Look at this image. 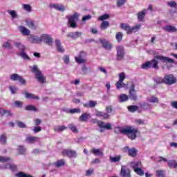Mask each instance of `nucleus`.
Masks as SVG:
<instances>
[{"instance_id": "1", "label": "nucleus", "mask_w": 177, "mask_h": 177, "mask_svg": "<svg viewBox=\"0 0 177 177\" xmlns=\"http://www.w3.org/2000/svg\"><path fill=\"white\" fill-rule=\"evenodd\" d=\"M158 61L162 63H174L175 61L171 58L164 57L162 55H156L153 59L147 62L142 65V68L147 70V68H155L158 70Z\"/></svg>"}, {"instance_id": "2", "label": "nucleus", "mask_w": 177, "mask_h": 177, "mask_svg": "<svg viewBox=\"0 0 177 177\" xmlns=\"http://www.w3.org/2000/svg\"><path fill=\"white\" fill-rule=\"evenodd\" d=\"M115 133H122L127 135L128 138L131 140L136 139V133H138L137 129L133 127H116L115 129Z\"/></svg>"}, {"instance_id": "3", "label": "nucleus", "mask_w": 177, "mask_h": 177, "mask_svg": "<svg viewBox=\"0 0 177 177\" xmlns=\"http://www.w3.org/2000/svg\"><path fill=\"white\" fill-rule=\"evenodd\" d=\"M29 68L31 69L32 73L35 74L36 80L40 83L44 84L45 82V77H44V75L38 68L37 65H34L33 66H29Z\"/></svg>"}, {"instance_id": "4", "label": "nucleus", "mask_w": 177, "mask_h": 177, "mask_svg": "<svg viewBox=\"0 0 177 177\" xmlns=\"http://www.w3.org/2000/svg\"><path fill=\"white\" fill-rule=\"evenodd\" d=\"M140 27H142L140 24L136 25L133 27H131L127 24H120V28H122V30H124V31H127V34H132V32H136L137 31H139Z\"/></svg>"}, {"instance_id": "5", "label": "nucleus", "mask_w": 177, "mask_h": 177, "mask_svg": "<svg viewBox=\"0 0 177 177\" xmlns=\"http://www.w3.org/2000/svg\"><path fill=\"white\" fill-rule=\"evenodd\" d=\"M78 17H80V15H78L77 12H75L70 17H67L69 27H71V28H75L77 27V21H78Z\"/></svg>"}, {"instance_id": "6", "label": "nucleus", "mask_w": 177, "mask_h": 177, "mask_svg": "<svg viewBox=\"0 0 177 177\" xmlns=\"http://www.w3.org/2000/svg\"><path fill=\"white\" fill-rule=\"evenodd\" d=\"M42 41H45V35H41L40 37L34 35H29L28 37V41L30 44H39Z\"/></svg>"}, {"instance_id": "7", "label": "nucleus", "mask_w": 177, "mask_h": 177, "mask_svg": "<svg viewBox=\"0 0 177 177\" xmlns=\"http://www.w3.org/2000/svg\"><path fill=\"white\" fill-rule=\"evenodd\" d=\"M176 77L172 74L166 75L164 77V84L166 85H174V84H176Z\"/></svg>"}, {"instance_id": "8", "label": "nucleus", "mask_w": 177, "mask_h": 177, "mask_svg": "<svg viewBox=\"0 0 177 177\" xmlns=\"http://www.w3.org/2000/svg\"><path fill=\"white\" fill-rule=\"evenodd\" d=\"M10 80H11V81H19V82H20V84L22 85H26V84H27V82L26 80H24V77L17 73L10 75Z\"/></svg>"}, {"instance_id": "9", "label": "nucleus", "mask_w": 177, "mask_h": 177, "mask_svg": "<svg viewBox=\"0 0 177 177\" xmlns=\"http://www.w3.org/2000/svg\"><path fill=\"white\" fill-rule=\"evenodd\" d=\"M86 53L85 52H80L77 57H75V60L78 64H84L86 63Z\"/></svg>"}, {"instance_id": "10", "label": "nucleus", "mask_w": 177, "mask_h": 177, "mask_svg": "<svg viewBox=\"0 0 177 177\" xmlns=\"http://www.w3.org/2000/svg\"><path fill=\"white\" fill-rule=\"evenodd\" d=\"M129 99L131 100H138V95L136 94V90H135V84H132L129 88Z\"/></svg>"}, {"instance_id": "11", "label": "nucleus", "mask_w": 177, "mask_h": 177, "mask_svg": "<svg viewBox=\"0 0 177 177\" xmlns=\"http://www.w3.org/2000/svg\"><path fill=\"white\" fill-rule=\"evenodd\" d=\"M117 55L116 59L120 61L124 59V56L125 55V50H124L123 46H118L117 47Z\"/></svg>"}, {"instance_id": "12", "label": "nucleus", "mask_w": 177, "mask_h": 177, "mask_svg": "<svg viewBox=\"0 0 177 177\" xmlns=\"http://www.w3.org/2000/svg\"><path fill=\"white\" fill-rule=\"evenodd\" d=\"M124 153H127L130 157H136L138 154V150L135 148L129 149V147H124L123 148Z\"/></svg>"}, {"instance_id": "13", "label": "nucleus", "mask_w": 177, "mask_h": 177, "mask_svg": "<svg viewBox=\"0 0 177 177\" xmlns=\"http://www.w3.org/2000/svg\"><path fill=\"white\" fill-rule=\"evenodd\" d=\"M97 126L99 127V128H100V132H104V130L103 129H107V130L112 129L111 124L110 123L104 124V122L103 121L98 122Z\"/></svg>"}, {"instance_id": "14", "label": "nucleus", "mask_w": 177, "mask_h": 177, "mask_svg": "<svg viewBox=\"0 0 177 177\" xmlns=\"http://www.w3.org/2000/svg\"><path fill=\"white\" fill-rule=\"evenodd\" d=\"M64 156H66L67 157H70L71 158H76L77 157V151L68 149H64L62 151Z\"/></svg>"}, {"instance_id": "15", "label": "nucleus", "mask_w": 177, "mask_h": 177, "mask_svg": "<svg viewBox=\"0 0 177 177\" xmlns=\"http://www.w3.org/2000/svg\"><path fill=\"white\" fill-rule=\"evenodd\" d=\"M121 177H131V170L127 166H122L120 171Z\"/></svg>"}, {"instance_id": "16", "label": "nucleus", "mask_w": 177, "mask_h": 177, "mask_svg": "<svg viewBox=\"0 0 177 177\" xmlns=\"http://www.w3.org/2000/svg\"><path fill=\"white\" fill-rule=\"evenodd\" d=\"M100 44H102V48L105 49L106 50H111V48H113V45L108 41H106L105 39H100Z\"/></svg>"}, {"instance_id": "17", "label": "nucleus", "mask_w": 177, "mask_h": 177, "mask_svg": "<svg viewBox=\"0 0 177 177\" xmlns=\"http://www.w3.org/2000/svg\"><path fill=\"white\" fill-rule=\"evenodd\" d=\"M96 117H99L101 120H109L110 118V115L107 113H104L100 111H95Z\"/></svg>"}, {"instance_id": "18", "label": "nucleus", "mask_w": 177, "mask_h": 177, "mask_svg": "<svg viewBox=\"0 0 177 177\" xmlns=\"http://www.w3.org/2000/svg\"><path fill=\"white\" fill-rule=\"evenodd\" d=\"M91 118H92V115H91V113H84L80 116L79 121H81L82 122H86V121L91 120Z\"/></svg>"}, {"instance_id": "19", "label": "nucleus", "mask_w": 177, "mask_h": 177, "mask_svg": "<svg viewBox=\"0 0 177 177\" xmlns=\"http://www.w3.org/2000/svg\"><path fill=\"white\" fill-rule=\"evenodd\" d=\"M25 142L30 145H32L37 143V142H39V138L35 136H27L25 139Z\"/></svg>"}, {"instance_id": "20", "label": "nucleus", "mask_w": 177, "mask_h": 177, "mask_svg": "<svg viewBox=\"0 0 177 177\" xmlns=\"http://www.w3.org/2000/svg\"><path fill=\"white\" fill-rule=\"evenodd\" d=\"M162 30L166 31V32H176L177 29L175 26L171 25H167L162 27Z\"/></svg>"}, {"instance_id": "21", "label": "nucleus", "mask_w": 177, "mask_h": 177, "mask_svg": "<svg viewBox=\"0 0 177 177\" xmlns=\"http://www.w3.org/2000/svg\"><path fill=\"white\" fill-rule=\"evenodd\" d=\"M82 35V32H70L66 37L68 38H71L72 39H77V38H80Z\"/></svg>"}, {"instance_id": "22", "label": "nucleus", "mask_w": 177, "mask_h": 177, "mask_svg": "<svg viewBox=\"0 0 177 177\" xmlns=\"http://www.w3.org/2000/svg\"><path fill=\"white\" fill-rule=\"evenodd\" d=\"M55 44L56 46L57 52H59L60 53H64V48L62 46V43L59 39H56L55 41Z\"/></svg>"}, {"instance_id": "23", "label": "nucleus", "mask_w": 177, "mask_h": 177, "mask_svg": "<svg viewBox=\"0 0 177 177\" xmlns=\"http://www.w3.org/2000/svg\"><path fill=\"white\" fill-rule=\"evenodd\" d=\"M24 95L26 99H32L33 100H39V97H38V95H34L31 93H28L26 91L24 93Z\"/></svg>"}, {"instance_id": "24", "label": "nucleus", "mask_w": 177, "mask_h": 177, "mask_svg": "<svg viewBox=\"0 0 177 177\" xmlns=\"http://www.w3.org/2000/svg\"><path fill=\"white\" fill-rule=\"evenodd\" d=\"M50 8H54V9H56V10H59V12H64L65 8L64 6L62 4H51L50 5Z\"/></svg>"}, {"instance_id": "25", "label": "nucleus", "mask_w": 177, "mask_h": 177, "mask_svg": "<svg viewBox=\"0 0 177 177\" xmlns=\"http://www.w3.org/2000/svg\"><path fill=\"white\" fill-rule=\"evenodd\" d=\"M119 102L120 103H124V102H128L129 100V96L126 94H121L119 95Z\"/></svg>"}, {"instance_id": "26", "label": "nucleus", "mask_w": 177, "mask_h": 177, "mask_svg": "<svg viewBox=\"0 0 177 177\" xmlns=\"http://www.w3.org/2000/svg\"><path fill=\"white\" fill-rule=\"evenodd\" d=\"M96 104H97V101H94V100H90L88 102V103L84 104L83 106L84 107H95V106H96Z\"/></svg>"}, {"instance_id": "27", "label": "nucleus", "mask_w": 177, "mask_h": 177, "mask_svg": "<svg viewBox=\"0 0 177 177\" xmlns=\"http://www.w3.org/2000/svg\"><path fill=\"white\" fill-rule=\"evenodd\" d=\"M45 43L47 44V45H53V39H52V36L46 34Z\"/></svg>"}, {"instance_id": "28", "label": "nucleus", "mask_w": 177, "mask_h": 177, "mask_svg": "<svg viewBox=\"0 0 177 177\" xmlns=\"http://www.w3.org/2000/svg\"><path fill=\"white\" fill-rule=\"evenodd\" d=\"M91 153L92 154H94V156H97L98 157H102L103 156V151L99 149H93Z\"/></svg>"}, {"instance_id": "29", "label": "nucleus", "mask_w": 177, "mask_h": 177, "mask_svg": "<svg viewBox=\"0 0 177 177\" xmlns=\"http://www.w3.org/2000/svg\"><path fill=\"white\" fill-rule=\"evenodd\" d=\"M66 165V162L64 161V160L61 159L59 160H57L55 163L54 165L56 168H60V167H64V165Z\"/></svg>"}, {"instance_id": "30", "label": "nucleus", "mask_w": 177, "mask_h": 177, "mask_svg": "<svg viewBox=\"0 0 177 177\" xmlns=\"http://www.w3.org/2000/svg\"><path fill=\"white\" fill-rule=\"evenodd\" d=\"M66 129H67V127L62 125H58V126H55L54 127V131L55 132H63V131H66Z\"/></svg>"}, {"instance_id": "31", "label": "nucleus", "mask_w": 177, "mask_h": 177, "mask_svg": "<svg viewBox=\"0 0 177 177\" xmlns=\"http://www.w3.org/2000/svg\"><path fill=\"white\" fill-rule=\"evenodd\" d=\"M19 31L24 35H30V30L26 28L24 26H19Z\"/></svg>"}, {"instance_id": "32", "label": "nucleus", "mask_w": 177, "mask_h": 177, "mask_svg": "<svg viewBox=\"0 0 177 177\" xmlns=\"http://www.w3.org/2000/svg\"><path fill=\"white\" fill-rule=\"evenodd\" d=\"M15 45L16 48H17V49H19L21 52L26 51V46H24V44H23L20 42H16V43H15Z\"/></svg>"}, {"instance_id": "33", "label": "nucleus", "mask_w": 177, "mask_h": 177, "mask_svg": "<svg viewBox=\"0 0 177 177\" xmlns=\"http://www.w3.org/2000/svg\"><path fill=\"white\" fill-rule=\"evenodd\" d=\"M131 167L134 170L136 169V168H140V167H142V162H140V161L131 162Z\"/></svg>"}, {"instance_id": "34", "label": "nucleus", "mask_w": 177, "mask_h": 177, "mask_svg": "<svg viewBox=\"0 0 177 177\" xmlns=\"http://www.w3.org/2000/svg\"><path fill=\"white\" fill-rule=\"evenodd\" d=\"M0 115H6V117L12 116V112L7 111L3 109H0Z\"/></svg>"}, {"instance_id": "35", "label": "nucleus", "mask_w": 177, "mask_h": 177, "mask_svg": "<svg viewBox=\"0 0 177 177\" xmlns=\"http://www.w3.org/2000/svg\"><path fill=\"white\" fill-rule=\"evenodd\" d=\"M147 100L149 103H159L160 102V100H158V98L154 95L148 97Z\"/></svg>"}, {"instance_id": "36", "label": "nucleus", "mask_w": 177, "mask_h": 177, "mask_svg": "<svg viewBox=\"0 0 177 177\" xmlns=\"http://www.w3.org/2000/svg\"><path fill=\"white\" fill-rule=\"evenodd\" d=\"M147 12V10H143L142 11L138 12V17L140 21H142V20H143V19L145 18V16H146Z\"/></svg>"}, {"instance_id": "37", "label": "nucleus", "mask_w": 177, "mask_h": 177, "mask_svg": "<svg viewBox=\"0 0 177 177\" xmlns=\"http://www.w3.org/2000/svg\"><path fill=\"white\" fill-rule=\"evenodd\" d=\"M109 27H110V22L107 21H103L100 25L101 30H106Z\"/></svg>"}, {"instance_id": "38", "label": "nucleus", "mask_w": 177, "mask_h": 177, "mask_svg": "<svg viewBox=\"0 0 177 177\" xmlns=\"http://www.w3.org/2000/svg\"><path fill=\"white\" fill-rule=\"evenodd\" d=\"M167 165L169 167V168H177V162L176 160H169L167 162Z\"/></svg>"}, {"instance_id": "39", "label": "nucleus", "mask_w": 177, "mask_h": 177, "mask_svg": "<svg viewBox=\"0 0 177 177\" xmlns=\"http://www.w3.org/2000/svg\"><path fill=\"white\" fill-rule=\"evenodd\" d=\"M17 151L19 154H26L27 150L26 147L23 145H19L17 148Z\"/></svg>"}, {"instance_id": "40", "label": "nucleus", "mask_w": 177, "mask_h": 177, "mask_svg": "<svg viewBox=\"0 0 177 177\" xmlns=\"http://www.w3.org/2000/svg\"><path fill=\"white\" fill-rule=\"evenodd\" d=\"M6 142H7L6 134L3 133L0 136V143H1V145H6Z\"/></svg>"}, {"instance_id": "41", "label": "nucleus", "mask_w": 177, "mask_h": 177, "mask_svg": "<svg viewBox=\"0 0 177 177\" xmlns=\"http://www.w3.org/2000/svg\"><path fill=\"white\" fill-rule=\"evenodd\" d=\"M109 159H110L111 162H118V161H120V160H121V156L118 155L115 157L110 156Z\"/></svg>"}, {"instance_id": "42", "label": "nucleus", "mask_w": 177, "mask_h": 177, "mask_svg": "<svg viewBox=\"0 0 177 177\" xmlns=\"http://www.w3.org/2000/svg\"><path fill=\"white\" fill-rule=\"evenodd\" d=\"M25 110H26L27 111H38V109L33 105L26 106Z\"/></svg>"}, {"instance_id": "43", "label": "nucleus", "mask_w": 177, "mask_h": 177, "mask_svg": "<svg viewBox=\"0 0 177 177\" xmlns=\"http://www.w3.org/2000/svg\"><path fill=\"white\" fill-rule=\"evenodd\" d=\"M129 111L131 113H135L137 110H139V107L138 106L131 105L127 107Z\"/></svg>"}, {"instance_id": "44", "label": "nucleus", "mask_w": 177, "mask_h": 177, "mask_svg": "<svg viewBox=\"0 0 177 177\" xmlns=\"http://www.w3.org/2000/svg\"><path fill=\"white\" fill-rule=\"evenodd\" d=\"M68 128H69V129H71V131H72L73 133H77L78 132V129H77V126L73 124L68 125Z\"/></svg>"}, {"instance_id": "45", "label": "nucleus", "mask_w": 177, "mask_h": 177, "mask_svg": "<svg viewBox=\"0 0 177 177\" xmlns=\"http://www.w3.org/2000/svg\"><path fill=\"white\" fill-rule=\"evenodd\" d=\"M2 46L6 49H12L13 48V46H12V44H10L9 41L4 42L2 44Z\"/></svg>"}, {"instance_id": "46", "label": "nucleus", "mask_w": 177, "mask_h": 177, "mask_svg": "<svg viewBox=\"0 0 177 177\" xmlns=\"http://www.w3.org/2000/svg\"><path fill=\"white\" fill-rule=\"evenodd\" d=\"M154 82H156L157 84H164V78L160 77H156L153 79Z\"/></svg>"}, {"instance_id": "47", "label": "nucleus", "mask_w": 177, "mask_h": 177, "mask_svg": "<svg viewBox=\"0 0 177 177\" xmlns=\"http://www.w3.org/2000/svg\"><path fill=\"white\" fill-rule=\"evenodd\" d=\"M115 86L117 89H121V88H124V86H125V84L124 82H120V80H118L115 84Z\"/></svg>"}, {"instance_id": "48", "label": "nucleus", "mask_w": 177, "mask_h": 177, "mask_svg": "<svg viewBox=\"0 0 177 177\" xmlns=\"http://www.w3.org/2000/svg\"><path fill=\"white\" fill-rule=\"evenodd\" d=\"M108 19H110V15H109L107 14H104V15H101L98 18V20H100V21H103L104 20H107Z\"/></svg>"}, {"instance_id": "49", "label": "nucleus", "mask_w": 177, "mask_h": 177, "mask_svg": "<svg viewBox=\"0 0 177 177\" xmlns=\"http://www.w3.org/2000/svg\"><path fill=\"white\" fill-rule=\"evenodd\" d=\"M9 15H10L12 19H17V12L15 10H10L8 11Z\"/></svg>"}, {"instance_id": "50", "label": "nucleus", "mask_w": 177, "mask_h": 177, "mask_svg": "<svg viewBox=\"0 0 177 177\" xmlns=\"http://www.w3.org/2000/svg\"><path fill=\"white\" fill-rule=\"evenodd\" d=\"M134 171L136 172V174H137V175H139L140 176H142V175H145V172L140 167L136 168Z\"/></svg>"}, {"instance_id": "51", "label": "nucleus", "mask_w": 177, "mask_h": 177, "mask_svg": "<svg viewBox=\"0 0 177 177\" xmlns=\"http://www.w3.org/2000/svg\"><path fill=\"white\" fill-rule=\"evenodd\" d=\"M122 37H123V35H122V32H118L116 34L115 38H116L118 42H120L121 41H122Z\"/></svg>"}, {"instance_id": "52", "label": "nucleus", "mask_w": 177, "mask_h": 177, "mask_svg": "<svg viewBox=\"0 0 177 177\" xmlns=\"http://www.w3.org/2000/svg\"><path fill=\"white\" fill-rule=\"evenodd\" d=\"M127 78V75H125V73L124 72H122L119 73V80L120 82H124V80Z\"/></svg>"}, {"instance_id": "53", "label": "nucleus", "mask_w": 177, "mask_h": 177, "mask_svg": "<svg viewBox=\"0 0 177 177\" xmlns=\"http://www.w3.org/2000/svg\"><path fill=\"white\" fill-rule=\"evenodd\" d=\"M22 8L24 10H26V12H31V6H30V4H23Z\"/></svg>"}, {"instance_id": "54", "label": "nucleus", "mask_w": 177, "mask_h": 177, "mask_svg": "<svg viewBox=\"0 0 177 177\" xmlns=\"http://www.w3.org/2000/svg\"><path fill=\"white\" fill-rule=\"evenodd\" d=\"M15 107H17L18 109H21L23 107V102L21 101H15L14 102Z\"/></svg>"}, {"instance_id": "55", "label": "nucleus", "mask_w": 177, "mask_h": 177, "mask_svg": "<svg viewBox=\"0 0 177 177\" xmlns=\"http://www.w3.org/2000/svg\"><path fill=\"white\" fill-rule=\"evenodd\" d=\"M20 56L22 59H24V60H30V58L26 54V53H24V51L20 53Z\"/></svg>"}, {"instance_id": "56", "label": "nucleus", "mask_w": 177, "mask_h": 177, "mask_svg": "<svg viewBox=\"0 0 177 177\" xmlns=\"http://www.w3.org/2000/svg\"><path fill=\"white\" fill-rule=\"evenodd\" d=\"M10 160V158L6 156H0V162H8Z\"/></svg>"}, {"instance_id": "57", "label": "nucleus", "mask_w": 177, "mask_h": 177, "mask_svg": "<svg viewBox=\"0 0 177 177\" xmlns=\"http://www.w3.org/2000/svg\"><path fill=\"white\" fill-rule=\"evenodd\" d=\"M142 107H144L145 110H151V104L147 102L144 103Z\"/></svg>"}, {"instance_id": "58", "label": "nucleus", "mask_w": 177, "mask_h": 177, "mask_svg": "<svg viewBox=\"0 0 177 177\" xmlns=\"http://www.w3.org/2000/svg\"><path fill=\"white\" fill-rule=\"evenodd\" d=\"M9 89H10L11 93H12V95H15V93H17V88H16V86H10L9 87Z\"/></svg>"}, {"instance_id": "59", "label": "nucleus", "mask_w": 177, "mask_h": 177, "mask_svg": "<svg viewBox=\"0 0 177 177\" xmlns=\"http://www.w3.org/2000/svg\"><path fill=\"white\" fill-rule=\"evenodd\" d=\"M125 2H127V0H118L117 1L118 8H121L122 5H125Z\"/></svg>"}, {"instance_id": "60", "label": "nucleus", "mask_w": 177, "mask_h": 177, "mask_svg": "<svg viewBox=\"0 0 177 177\" xmlns=\"http://www.w3.org/2000/svg\"><path fill=\"white\" fill-rule=\"evenodd\" d=\"M68 113H70L71 114H75V113H81V109H70L68 111Z\"/></svg>"}, {"instance_id": "61", "label": "nucleus", "mask_w": 177, "mask_h": 177, "mask_svg": "<svg viewBox=\"0 0 177 177\" xmlns=\"http://www.w3.org/2000/svg\"><path fill=\"white\" fill-rule=\"evenodd\" d=\"M156 175L157 177H164V171L158 170L156 171Z\"/></svg>"}, {"instance_id": "62", "label": "nucleus", "mask_w": 177, "mask_h": 177, "mask_svg": "<svg viewBox=\"0 0 177 177\" xmlns=\"http://www.w3.org/2000/svg\"><path fill=\"white\" fill-rule=\"evenodd\" d=\"M27 24L30 28H35V25L34 24V21H28Z\"/></svg>"}, {"instance_id": "63", "label": "nucleus", "mask_w": 177, "mask_h": 177, "mask_svg": "<svg viewBox=\"0 0 177 177\" xmlns=\"http://www.w3.org/2000/svg\"><path fill=\"white\" fill-rule=\"evenodd\" d=\"M64 63L68 64L70 63V57L68 55H65L63 58Z\"/></svg>"}, {"instance_id": "64", "label": "nucleus", "mask_w": 177, "mask_h": 177, "mask_svg": "<svg viewBox=\"0 0 177 177\" xmlns=\"http://www.w3.org/2000/svg\"><path fill=\"white\" fill-rule=\"evenodd\" d=\"M168 6H170V8H176V2L175 1H170L167 3Z\"/></svg>"}]
</instances>
